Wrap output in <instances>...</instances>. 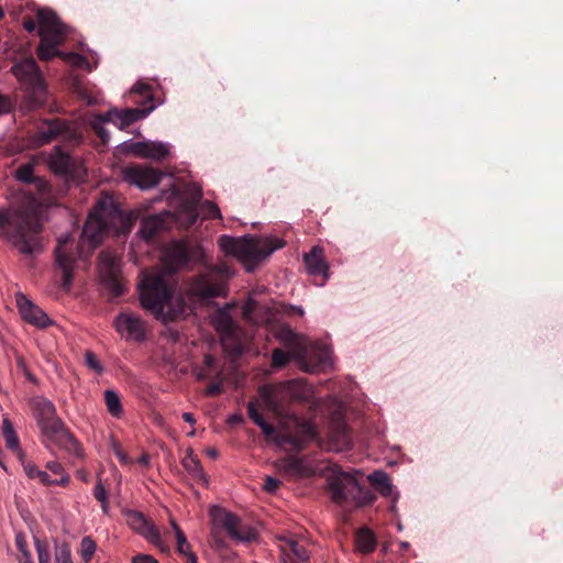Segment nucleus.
<instances>
[{
    "label": "nucleus",
    "instance_id": "nucleus-41",
    "mask_svg": "<svg viewBox=\"0 0 563 563\" xmlns=\"http://www.w3.org/2000/svg\"><path fill=\"white\" fill-rule=\"evenodd\" d=\"M216 328L223 333H230L233 330V321L227 313H220L216 320Z\"/></svg>",
    "mask_w": 563,
    "mask_h": 563
},
{
    "label": "nucleus",
    "instance_id": "nucleus-62",
    "mask_svg": "<svg viewBox=\"0 0 563 563\" xmlns=\"http://www.w3.org/2000/svg\"><path fill=\"white\" fill-rule=\"evenodd\" d=\"M207 455L211 459H216L218 456V451L213 448H210L206 451Z\"/></svg>",
    "mask_w": 563,
    "mask_h": 563
},
{
    "label": "nucleus",
    "instance_id": "nucleus-55",
    "mask_svg": "<svg viewBox=\"0 0 563 563\" xmlns=\"http://www.w3.org/2000/svg\"><path fill=\"white\" fill-rule=\"evenodd\" d=\"M211 376V371L201 366L196 369V377L198 380H206Z\"/></svg>",
    "mask_w": 563,
    "mask_h": 563
},
{
    "label": "nucleus",
    "instance_id": "nucleus-25",
    "mask_svg": "<svg viewBox=\"0 0 563 563\" xmlns=\"http://www.w3.org/2000/svg\"><path fill=\"white\" fill-rule=\"evenodd\" d=\"M167 228L168 225L166 223L165 217L163 214H154L142 220L139 234L142 239L150 240Z\"/></svg>",
    "mask_w": 563,
    "mask_h": 563
},
{
    "label": "nucleus",
    "instance_id": "nucleus-54",
    "mask_svg": "<svg viewBox=\"0 0 563 563\" xmlns=\"http://www.w3.org/2000/svg\"><path fill=\"white\" fill-rule=\"evenodd\" d=\"M60 477L59 478H56V479H52V485H60V486H66L69 484L70 482V477L67 473H65V471H63L62 474H58Z\"/></svg>",
    "mask_w": 563,
    "mask_h": 563
},
{
    "label": "nucleus",
    "instance_id": "nucleus-34",
    "mask_svg": "<svg viewBox=\"0 0 563 563\" xmlns=\"http://www.w3.org/2000/svg\"><path fill=\"white\" fill-rule=\"evenodd\" d=\"M104 402L109 413L114 418H120L123 415V408L120 396L112 389L104 391Z\"/></svg>",
    "mask_w": 563,
    "mask_h": 563
},
{
    "label": "nucleus",
    "instance_id": "nucleus-32",
    "mask_svg": "<svg viewBox=\"0 0 563 563\" xmlns=\"http://www.w3.org/2000/svg\"><path fill=\"white\" fill-rule=\"evenodd\" d=\"M368 481L374 485L383 496L388 497L393 494V485L389 476L384 471H375L368 475Z\"/></svg>",
    "mask_w": 563,
    "mask_h": 563
},
{
    "label": "nucleus",
    "instance_id": "nucleus-51",
    "mask_svg": "<svg viewBox=\"0 0 563 563\" xmlns=\"http://www.w3.org/2000/svg\"><path fill=\"white\" fill-rule=\"evenodd\" d=\"M132 563H158L152 555L137 554L132 558Z\"/></svg>",
    "mask_w": 563,
    "mask_h": 563
},
{
    "label": "nucleus",
    "instance_id": "nucleus-6",
    "mask_svg": "<svg viewBox=\"0 0 563 563\" xmlns=\"http://www.w3.org/2000/svg\"><path fill=\"white\" fill-rule=\"evenodd\" d=\"M308 395V387L298 379L286 380L277 385H263L258 388L262 406L276 416L283 415L288 401L305 400Z\"/></svg>",
    "mask_w": 563,
    "mask_h": 563
},
{
    "label": "nucleus",
    "instance_id": "nucleus-60",
    "mask_svg": "<svg viewBox=\"0 0 563 563\" xmlns=\"http://www.w3.org/2000/svg\"><path fill=\"white\" fill-rule=\"evenodd\" d=\"M19 563H33L32 554L25 553L24 556H19Z\"/></svg>",
    "mask_w": 563,
    "mask_h": 563
},
{
    "label": "nucleus",
    "instance_id": "nucleus-45",
    "mask_svg": "<svg viewBox=\"0 0 563 563\" xmlns=\"http://www.w3.org/2000/svg\"><path fill=\"white\" fill-rule=\"evenodd\" d=\"M35 548L37 552L38 563H48L51 562V554L47 548V544L40 539H35Z\"/></svg>",
    "mask_w": 563,
    "mask_h": 563
},
{
    "label": "nucleus",
    "instance_id": "nucleus-49",
    "mask_svg": "<svg viewBox=\"0 0 563 563\" xmlns=\"http://www.w3.org/2000/svg\"><path fill=\"white\" fill-rule=\"evenodd\" d=\"M280 482L272 476H266L264 479L263 488L267 493H275L279 487Z\"/></svg>",
    "mask_w": 563,
    "mask_h": 563
},
{
    "label": "nucleus",
    "instance_id": "nucleus-18",
    "mask_svg": "<svg viewBox=\"0 0 563 563\" xmlns=\"http://www.w3.org/2000/svg\"><path fill=\"white\" fill-rule=\"evenodd\" d=\"M121 150L122 152L128 154H132L143 158H151L155 161L164 159L169 154L168 144L153 141L123 142L121 144Z\"/></svg>",
    "mask_w": 563,
    "mask_h": 563
},
{
    "label": "nucleus",
    "instance_id": "nucleus-33",
    "mask_svg": "<svg viewBox=\"0 0 563 563\" xmlns=\"http://www.w3.org/2000/svg\"><path fill=\"white\" fill-rule=\"evenodd\" d=\"M33 173L34 169L32 164H23L16 169L15 177L20 183L31 184L34 181L38 189H44L46 187L45 181L41 178L34 177Z\"/></svg>",
    "mask_w": 563,
    "mask_h": 563
},
{
    "label": "nucleus",
    "instance_id": "nucleus-64",
    "mask_svg": "<svg viewBox=\"0 0 563 563\" xmlns=\"http://www.w3.org/2000/svg\"><path fill=\"white\" fill-rule=\"evenodd\" d=\"M230 421H231V422L240 421V417H238V416H232V417L230 418Z\"/></svg>",
    "mask_w": 563,
    "mask_h": 563
},
{
    "label": "nucleus",
    "instance_id": "nucleus-57",
    "mask_svg": "<svg viewBox=\"0 0 563 563\" xmlns=\"http://www.w3.org/2000/svg\"><path fill=\"white\" fill-rule=\"evenodd\" d=\"M330 363L329 352L327 350L320 351V364L328 365Z\"/></svg>",
    "mask_w": 563,
    "mask_h": 563
},
{
    "label": "nucleus",
    "instance_id": "nucleus-47",
    "mask_svg": "<svg viewBox=\"0 0 563 563\" xmlns=\"http://www.w3.org/2000/svg\"><path fill=\"white\" fill-rule=\"evenodd\" d=\"M216 378L218 379L217 383H213V384H210L206 390H205V394L207 396H214L217 394H219L221 391V386H222V373L221 371H217L216 372Z\"/></svg>",
    "mask_w": 563,
    "mask_h": 563
},
{
    "label": "nucleus",
    "instance_id": "nucleus-38",
    "mask_svg": "<svg viewBox=\"0 0 563 563\" xmlns=\"http://www.w3.org/2000/svg\"><path fill=\"white\" fill-rule=\"evenodd\" d=\"M25 474L30 478H38V481L44 485H52L51 476L45 472L38 470L33 463H25L23 465Z\"/></svg>",
    "mask_w": 563,
    "mask_h": 563
},
{
    "label": "nucleus",
    "instance_id": "nucleus-43",
    "mask_svg": "<svg viewBox=\"0 0 563 563\" xmlns=\"http://www.w3.org/2000/svg\"><path fill=\"white\" fill-rule=\"evenodd\" d=\"M93 496L97 500L101 503L103 512H108L109 503H108V493L103 486V484L99 481L95 486Z\"/></svg>",
    "mask_w": 563,
    "mask_h": 563
},
{
    "label": "nucleus",
    "instance_id": "nucleus-46",
    "mask_svg": "<svg viewBox=\"0 0 563 563\" xmlns=\"http://www.w3.org/2000/svg\"><path fill=\"white\" fill-rule=\"evenodd\" d=\"M111 449L114 453V455L117 456V459L122 463V464H130L131 463V460L130 457L128 456V454L121 449L119 442L114 439L111 440Z\"/></svg>",
    "mask_w": 563,
    "mask_h": 563
},
{
    "label": "nucleus",
    "instance_id": "nucleus-4",
    "mask_svg": "<svg viewBox=\"0 0 563 563\" xmlns=\"http://www.w3.org/2000/svg\"><path fill=\"white\" fill-rule=\"evenodd\" d=\"M38 35L41 37L37 47V56L42 60H48L55 56L62 57L66 63L78 68L90 70L87 58L78 53H63L58 49L67 36L66 26L51 10L41 9L37 12Z\"/></svg>",
    "mask_w": 563,
    "mask_h": 563
},
{
    "label": "nucleus",
    "instance_id": "nucleus-37",
    "mask_svg": "<svg viewBox=\"0 0 563 563\" xmlns=\"http://www.w3.org/2000/svg\"><path fill=\"white\" fill-rule=\"evenodd\" d=\"M96 550L97 544L91 537L86 536L81 539L79 553L85 563H88L91 560Z\"/></svg>",
    "mask_w": 563,
    "mask_h": 563
},
{
    "label": "nucleus",
    "instance_id": "nucleus-52",
    "mask_svg": "<svg viewBox=\"0 0 563 563\" xmlns=\"http://www.w3.org/2000/svg\"><path fill=\"white\" fill-rule=\"evenodd\" d=\"M46 467L53 473V474H62L64 471L63 465L57 461H51L47 462Z\"/></svg>",
    "mask_w": 563,
    "mask_h": 563
},
{
    "label": "nucleus",
    "instance_id": "nucleus-29",
    "mask_svg": "<svg viewBox=\"0 0 563 563\" xmlns=\"http://www.w3.org/2000/svg\"><path fill=\"white\" fill-rule=\"evenodd\" d=\"M377 544L374 533L367 528H361L355 536V548L358 552L367 554L375 550Z\"/></svg>",
    "mask_w": 563,
    "mask_h": 563
},
{
    "label": "nucleus",
    "instance_id": "nucleus-26",
    "mask_svg": "<svg viewBox=\"0 0 563 563\" xmlns=\"http://www.w3.org/2000/svg\"><path fill=\"white\" fill-rule=\"evenodd\" d=\"M37 426L57 418L56 408L52 401L43 397H36L32 401Z\"/></svg>",
    "mask_w": 563,
    "mask_h": 563
},
{
    "label": "nucleus",
    "instance_id": "nucleus-63",
    "mask_svg": "<svg viewBox=\"0 0 563 563\" xmlns=\"http://www.w3.org/2000/svg\"><path fill=\"white\" fill-rule=\"evenodd\" d=\"M292 338H294V333L289 329H287L285 331V334L282 336L283 340H288V339H292Z\"/></svg>",
    "mask_w": 563,
    "mask_h": 563
},
{
    "label": "nucleus",
    "instance_id": "nucleus-5",
    "mask_svg": "<svg viewBox=\"0 0 563 563\" xmlns=\"http://www.w3.org/2000/svg\"><path fill=\"white\" fill-rule=\"evenodd\" d=\"M219 246L224 255L238 258L249 272H252L261 261L283 247V243L273 245L272 240L267 238L235 239L222 235L219 239Z\"/></svg>",
    "mask_w": 563,
    "mask_h": 563
},
{
    "label": "nucleus",
    "instance_id": "nucleus-39",
    "mask_svg": "<svg viewBox=\"0 0 563 563\" xmlns=\"http://www.w3.org/2000/svg\"><path fill=\"white\" fill-rule=\"evenodd\" d=\"M106 122H109L106 120L104 115H96L95 119L91 122V126L93 128L97 135L101 139L102 143L107 144L110 140V133L108 130L103 126Z\"/></svg>",
    "mask_w": 563,
    "mask_h": 563
},
{
    "label": "nucleus",
    "instance_id": "nucleus-50",
    "mask_svg": "<svg viewBox=\"0 0 563 563\" xmlns=\"http://www.w3.org/2000/svg\"><path fill=\"white\" fill-rule=\"evenodd\" d=\"M12 107L11 100L0 93V115L9 113L12 110Z\"/></svg>",
    "mask_w": 563,
    "mask_h": 563
},
{
    "label": "nucleus",
    "instance_id": "nucleus-42",
    "mask_svg": "<svg viewBox=\"0 0 563 563\" xmlns=\"http://www.w3.org/2000/svg\"><path fill=\"white\" fill-rule=\"evenodd\" d=\"M201 211L203 212L205 218L209 219H221V212L219 207L212 201L206 200L201 205Z\"/></svg>",
    "mask_w": 563,
    "mask_h": 563
},
{
    "label": "nucleus",
    "instance_id": "nucleus-9",
    "mask_svg": "<svg viewBox=\"0 0 563 563\" xmlns=\"http://www.w3.org/2000/svg\"><path fill=\"white\" fill-rule=\"evenodd\" d=\"M139 287L142 307L159 318L172 295L164 276L162 274H145Z\"/></svg>",
    "mask_w": 563,
    "mask_h": 563
},
{
    "label": "nucleus",
    "instance_id": "nucleus-2",
    "mask_svg": "<svg viewBox=\"0 0 563 563\" xmlns=\"http://www.w3.org/2000/svg\"><path fill=\"white\" fill-rule=\"evenodd\" d=\"M43 223L36 197L19 187L12 189L7 208H0V238L20 254L33 257L43 249Z\"/></svg>",
    "mask_w": 563,
    "mask_h": 563
},
{
    "label": "nucleus",
    "instance_id": "nucleus-59",
    "mask_svg": "<svg viewBox=\"0 0 563 563\" xmlns=\"http://www.w3.org/2000/svg\"><path fill=\"white\" fill-rule=\"evenodd\" d=\"M183 419H184L186 422L190 423V424H194V423L196 422V420H195V418H194V415H192V413H190V412H184V413H183Z\"/></svg>",
    "mask_w": 563,
    "mask_h": 563
},
{
    "label": "nucleus",
    "instance_id": "nucleus-24",
    "mask_svg": "<svg viewBox=\"0 0 563 563\" xmlns=\"http://www.w3.org/2000/svg\"><path fill=\"white\" fill-rule=\"evenodd\" d=\"M146 115L144 110L141 109H124V110H110L106 113V120L115 124L119 129H124L137 120Z\"/></svg>",
    "mask_w": 563,
    "mask_h": 563
},
{
    "label": "nucleus",
    "instance_id": "nucleus-15",
    "mask_svg": "<svg viewBox=\"0 0 563 563\" xmlns=\"http://www.w3.org/2000/svg\"><path fill=\"white\" fill-rule=\"evenodd\" d=\"M113 327L128 341L142 342L146 338L145 322L136 313H119L113 320Z\"/></svg>",
    "mask_w": 563,
    "mask_h": 563
},
{
    "label": "nucleus",
    "instance_id": "nucleus-23",
    "mask_svg": "<svg viewBox=\"0 0 563 563\" xmlns=\"http://www.w3.org/2000/svg\"><path fill=\"white\" fill-rule=\"evenodd\" d=\"M303 263L309 275H322L325 279L329 277L328 264L324 261L323 249L313 246L311 251L303 255Z\"/></svg>",
    "mask_w": 563,
    "mask_h": 563
},
{
    "label": "nucleus",
    "instance_id": "nucleus-20",
    "mask_svg": "<svg viewBox=\"0 0 563 563\" xmlns=\"http://www.w3.org/2000/svg\"><path fill=\"white\" fill-rule=\"evenodd\" d=\"M283 563H306L310 559V551L303 541L294 537L280 536L277 538Z\"/></svg>",
    "mask_w": 563,
    "mask_h": 563
},
{
    "label": "nucleus",
    "instance_id": "nucleus-19",
    "mask_svg": "<svg viewBox=\"0 0 563 563\" xmlns=\"http://www.w3.org/2000/svg\"><path fill=\"white\" fill-rule=\"evenodd\" d=\"M217 520L225 529L231 539L240 542H251L257 537L255 529L242 523L232 512L222 511L217 516Z\"/></svg>",
    "mask_w": 563,
    "mask_h": 563
},
{
    "label": "nucleus",
    "instance_id": "nucleus-14",
    "mask_svg": "<svg viewBox=\"0 0 563 563\" xmlns=\"http://www.w3.org/2000/svg\"><path fill=\"white\" fill-rule=\"evenodd\" d=\"M58 135L79 141L80 135L69 123L60 119L45 120L41 122L34 135L36 145H45Z\"/></svg>",
    "mask_w": 563,
    "mask_h": 563
},
{
    "label": "nucleus",
    "instance_id": "nucleus-21",
    "mask_svg": "<svg viewBox=\"0 0 563 563\" xmlns=\"http://www.w3.org/2000/svg\"><path fill=\"white\" fill-rule=\"evenodd\" d=\"M15 301L22 319L37 328L44 329L52 324L48 316L37 306H35L25 295L18 292Z\"/></svg>",
    "mask_w": 563,
    "mask_h": 563
},
{
    "label": "nucleus",
    "instance_id": "nucleus-16",
    "mask_svg": "<svg viewBox=\"0 0 563 563\" xmlns=\"http://www.w3.org/2000/svg\"><path fill=\"white\" fill-rule=\"evenodd\" d=\"M162 176L161 172L146 165H131L122 170L124 181L143 190L156 187Z\"/></svg>",
    "mask_w": 563,
    "mask_h": 563
},
{
    "label": "nucleus",
    "instance_id": "nucleus-56",
    "mask_svg": "<svg viewBox=\"0 0 563 563\" xmlns=\"http://www.w3.org/2000/svg\"><path fill=\"white\" fill-rule=\"evenodd\" d=\"M214 364H216V358L210 354H206L203 357V367L212 371Z\"/></svg>",
    "mask_w": 563,
    "mask_h": 563
},
{
    "label": "nucleus",
    "instance_id": "nucleus-3",
    "mask_svg": "<svg viewBox=\"0 0 563 563\" xmlns=\"http://www.w3.org/2000/svg\"><path fill=\"white\" fill-rule=\"evenodd\" d=\"M120 220L124 229L122 233L130 230L129 220L111 203L100 200L89 213L82 229L80 241L74 247V239L69 234H63L57 240L55 247V261L63 273L62 287L68 291L73 285V273L77 258L81 257L82 249L87 244L89 252L93 251L101 242L104 234L110 231L109 221Z\"/></svg>",
    "mask_w": 563,
    "mask_h": 563
},
{
    "label": "nucleus",
    "instance_id": "nucleus-22",
    "mask_svg": "<svg viewBox=\"0 0 563 563\" xmlns=\"http://www.w3.org/2000/svg\"><path fill=\"white\" fill-rule=\"evenodd\" d=\"M307 351L300 347H292L288 353L280 349H275L272 353V366L280 368L286 366L290 360H295L306 372H313L314 366H309L306 362Z\"/></svg>",
    "mask_w": 563,
    "mask_h": 563
},
{
    "label": "nucleus",
    "instance_id": "nucleus-36",
    "mask_svg": "<svg viewBox=\"0 0 563 563\" xmlns=\"http://www.w3.org/2000/svg\"><path fill=\"white\" fill-rule=\"evenodd\" d=\"M170 526L173 530L175 531V538H176V544H177V551L179 554L185 555L189 554L191 551V547L189 542L187 541V538L185 533L181 531L179 526L175 522V520H170Z\"/></svg>",
    "mask_w": 563,
    "mask_h": 563
},
{
    "label": "nucleus",
    "instance_id": "nucleus-27",
    "mask_svg": "<svg viewBox=\"0 0 563 563\" xmlns=\"http://www.w3.org/2000/svg\"><path fill=\"white\" fill-rule=\"evenodd\" d=\"M277 468L283 474L290 477H302L308 473L302 459L297 456H287L277 462Z\"/></svg>",
    "mask_w": 563,
    "mask_h": 563
},
{
    "label": "nucleus",
    "instance_id": "nucleus-58",
    "mask_svg": "<svg viewBox=\"0 0 563 563\" xmlns=\"http://www.w3.org/2000/svg\"><path fill=\"white\" fill-rule=\"evenodd\" d=\"M23 26L27 32H33L36 29V23L33 20H27L24 21Z\"/></svg>",
    "mask_w": 563,
    "mask_h": 563
},
{
    "label": "nucleus",
    "instance_id": "nucleus-13",
    "mask_svg": "<svg viewBox=\"0 0 563 563\" xmlns=\"http://www.w3.org/2000/svg\"><path fill=\"white\" fill-rule=\"evenodd\" d=\"M98 272L101 283L113 296L124 292L121 282V257L111 252L103 251L99 255Z\"/></svg>",
    "mask_w": 563,
    "mask_h": 563
},
{
    "label": "nucleus",
    "instance_id": "nucleus-11",
    "mask_svg": "<svg viewBox=\"0 0 563 563\" xmlns=\"http://www.w3.org/2000/svg\"><path fill=\"white\" fill-rule=\"evenodd\" d=\"M15 78L30 91L34 102L41 104L45 100L46 85L43 75L33 57L25 58L12 66Z\"/></svg>",
    "mask_w": 563,
    "mask_h": 563
},
{
    "label": "nucleus",
    "instance_id": "nucleus-35",
    "mask_svg": "<svg viewBox=\"0 0 563 563\" xmlns=\"http://www.w3.org/2000/svg\"><path fill=\"white\" fill-rule=\"evenodd\" d=\"M2 431L7 448L20 454L19 438L14 431L13 424L9 419L3 420Z\"/></svg>",
    "mask_w": 563,
    "mask_h": 563
},
{
    "label": "nucleus",
    "instance_id": "nucleus-61",
    "mask_svg": "<svg viewBox=\"0 0 563 563\" xmlns=\"http://www.w3.org/2000/svg\"><path fill=\"white\" fill-rule=\"evenodd\" d=\"M184 556L187 559L186 563H197V556L194 552L185 554Z\"/></svg>",
    "mask_w": 563,
    "mask_h": 563
},
{
    "label": "nucleus",
    "instance_id": "nucleus-17",
    "mask_svg": "<svg viewBox=\"0 0 563 563\" xmlns=\"http://www.w3.org/2000/svg\"><path fill=\"white\" fill-rule=\"evenodd\" d=\"M125 519L128 525L145 538L148 542L161 549L167 551L168 547L164 543L158 529L143 516V514L135 510L125 511Z\"/></svg>",
    "mask_w": 563,
    "mask_h": 563
},
{
    "label": "nucleus",
    "instance_id": "nucleus-28",
    "mask_svg": "<svg viewBox=\"0 0 563 563\" xmlns=\"http://www.w3.org/2000/svg\"><path fill=\"white\" fill-rule=\"evenodd\" d=\"M181 465L192 479L205 484L208 482L202 465L191 449L186 451V454L181 460Z\"/></svg>",
    "mask_w": 563,
    "mask_h": 563
},
{
    "label": "nucleus",
    "instance_id": "nucleus-10",
    "mask_svg": "<svg viewBox=\"0 0 563 563\" xmlns=\"http://www.w3.org/2000/svg\"><path fill=\"white\" fill-rule=\"evenodd\" d=\"M189 262L208 264V255L202 245L188 241H176L166 246L163 265L167 273L173 274Z\"/></svg>",
    "mask_w": 563,
    "mask_h": 563
},
{
    "label": "nucleus",
    "instance_id": "nucleus-48",
    "mask_svg": "<svg viewBox=\"0 0 563 563\" xmlns=\"http://www.w3.org/2000/svg\"><path fill=\"white\" fill-rule=\"evenodd\" d=\"M15 545L18 548V550L20 551V556H24L25 553H31L29 550H27V542H26V538L23 533H16L15 536Z\"/></svg>",
    "mask_w": 563,
    "mask_h": 563
},
{
    "label": "nucleus",
    "instance_id": "nucleus-30",
    "mask_svg": "<svg viewBox=\"0 0 563 563\" xmlns=\"http://www.w3.org/2000/svg\"><path fill=\"white\" fill-rule=\"evenodd\" d=\"M74 92L88 106H95L101 102L100 91L96 90L95 87H90L84 82L76 81L74 84Z\"/></svg>",
    "mask_w": 563,
    "mask_h": 563
},
{
    "label": "nucleus",
    "instance_id": "nucleus-40",
    "mask_svg": "<svg viewBox=\"0 0 563 563\" xmlns=\"http://www.w3.org/2000/svg\"><path fill=\"white\" fill-rule=\"evenodd\" d=\"M84 358H85L86 366L90 371L95 372L96 374H101L103 372V366L93 352L86 351Z\"/></svg>",
    "mask_w": 563,
    "mask_h": 563
},
{
    "label": "nucleus",
    "instance_id": "nucleus-7",
    "mask_svg": "<svg viewBox=\"0 0 563 563\" xmlns=\"http://www.w3.org/2000/svg\"><path fill=\"white\" fill-rule=\"evenodd\" d=\"M328 485L332 501L339 505L352 500L356 507H361L375 500V495L362 486L354 475L346 472L333 473L328 479Z\"/></svg>",
    "mask_w": 563,
    "mask_h": 563
},
{
    "label": "nucleus",
    "instance_id": "nucleus-44",
    "mask_svg": "<svg viewBox=\"0 0 563 563\" xmlns=\"http://www.w3.org/2000/svg\"><path fill=\"white\" fill-rule=\"evenodd\" d=\"M56 563H74L71 560L70 548L67 543L60 544L55 552Z\"/></svg>",
    "mask_w": 563,
    "mask_h": 563
},
{
    "label": "nucleus",
    "instance_id": "nucleus-12",
    "mask_svg": "<svg viewBox=\"0 0 563 563\" xmlns=\"http://www.w3.org/2000/svg\"><path fill=\"white\" fill-rule=\"evenodd\" d=\"M38 428L46 442L57 445L74 456L80 457L82 455L79 442L58 417L38 426Z\"/></svg>",
    "mask_w": 563,
    "mask_h": 563
},
{
    "label": "nucleus",
    "instance_id": "nucleus-31",
    "mask_svg": "<svg viewBox=\"0 0 563 563\" xmlns=\"http://www.w3.org/2000/svg\"><path fill=\"white\" fill-rule=\"evenodd\" d=\"M48 165L57 174H67L69 172L70 157L58 147H55L48 157Z\"/></svg>",
    "mask_w": 563,
    "mask_h": 563
},
{
    "label": "nucleus",
    "instance_id": "nucleus-1",
    "mask_svg": "<svg viewBox=\"0 0 563 563\" xmlns=\"http://www.w3.org/2000/svg\"><path fill=\"white\" fill-rule=\"evenodd\" d=\"M247 413L262 432L271 437L278 445L288 444L291 449L300 451L308 443L317 440L321 448L329 451L342 452L351 448L350 431L340 411L332 413L324 442L317 437L314 426L310 421L296 416H287L280 421V430L276 432L274 426L266 422L258 413L254 401L247 404Z\"/></svg>",
    "mask_w": 563,
    "mask_h": 563
},
{
    "label": "nucleus",
    "instance_id": "nucleus-8",
    "mask_svg": "<svg viewBox=\"0 0 563 563\" xmlns=\"http://www.w3.org/2000/svg\"><path fill=\"white\" fill-rule=\"evenodd\" d=\"M233 271L227 265L213 266L205 274L194 277L188 286V295L196 299L227 296V283Z\"/></svg>",
    "mask_w": 563,
    "mask_h": 563
},
{
    "label": "nucleus",
    "instance_id": "nucleus-53",
    "mask_svg": "<svg viewBox=\"0 0 563 563\" xmlns=\"http://www.w3.org/2000/svg\"><path fill=\"white\" fill-rule=\"evenodd\" d=\"M148 90H150L148 85H146L144 82H137L132 87L131 92L145 96V95H147Z\"/></svg>",
    "mask_w": 563,
    "mask_h": 563
}]
</instances>
